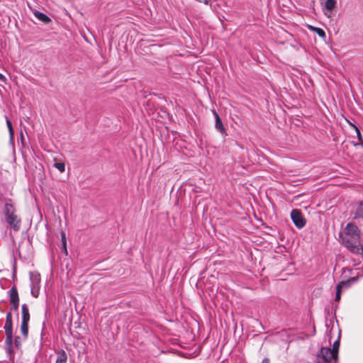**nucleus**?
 Segmentation results:
<instances>
[{"mask_svg":"<svg viewBox=\"0 0 363 363\" xmlns=\"http://www.w3.org/2000/svg\"><path fill=\"white\" fill-rule=\"evenodd\" d=\"M342 244L353 254L363 258V246L360 243V231L357 226L352 223L347 224L340 234Z\"/></svg>","mask_w":363,"mask_h":363,"instance_id":"f257e3e1","label":"nucleus"},{"mask_svg":"<svg viewBox=\"0 0 363 363\" xmlns=\"http://www.w3.org/2000/svg\"><path fill=\"white\" fill-rule=\"evenodd\" d=\"M340 333L337 339L333 342V347H323L317 354L318 363H337L338 359V352L340 348Z\"/></svg>","mask_w":363,"mask_h":363,"instance_id":"f03ea898","label":"nucleus"},{"mask_svg":"<svg viewBox=\"0 0 363 363\" xmlns=\"http://www.w3.org/2000/svg\"><path fill=\"white\" fill-rule=\"evenodd\" d=\"M15 212L16 209L13 205L6 202L4 208L5 220L14 231H18L21 228V220Z\"/></svg>","mask_w":363,"mask_h":363,"instance_id":"7ed1b4c3","label":"nucleus"},{"mask_svg":"<svg viewBox=\"0 0 363 363\" xmlns=\"http://www.w3.org/2000/svg\"><path fill=\"white\" fill-rule=\"evenodd\" d=\"M291 218L296 228L301 229L306 225V220L301 211L298 209H293L291 212Z\"/></svg>","mask_w":363,"mask_h":363,"instance_id":"20e7f679","label":"nucleus"},{"mask_svg":"<svg viewBox=\"0 0 363 363\" xmlns=\"http://www.w3.org/2000/svg\"><path fill=\"white\" fill-rule=\"evenodd\" d=\"M356 281L357 279L355 277H352L347 281H340L336 286L335 301H339L340 300L342 289L348 288L352 283H354Z\"/></svg>","mask_w":363,"mask_h":363,"instance_id":"39448f33","label":"nucleus"},{"mask_svg":"<svg viewBox=\"0 0 363 363\" xmlns=\"http://www.w3.org/2000/svg\"><path fill=\"white\" fill-rule=\"evenodd\" d=\"M5 334H6V340H5L6 351L11 359L13 354V333H5Z\"/></svg>","mask_w":363,"mask_h":363,"instance_id":"423d86ee","label":"nucleus"},{"mask_svg":"<svg viewBox=\"0 0 363 363\" xmlns=\"http://www.w3.org/2000/svg\"><path fill=\"white\" fill-rule=\"evenodd\" d=\"M4 328L5 333H13L12 314L10 311L6 313Z\"/></svg>","mask_w":363,"mask_h":363,"instance_id":"0eeeda50","label":"nucleus"},{"mask_svg":"<svg viewBox=\"0 0 363 363\" xmlns=\"http://www.w3.org/2000/svg\"><path fill=\"white\" fill-rule=\"evenodd\" d=\"M10 303L19 302V297L17 289L13 286L8 292Z\"/></svg>","mask_w":363,"mask_h":363,"instance_id":"6e6552de","label":"nucleus"},{"mask_svg":"<svg viewBox=\"0 0 363 363\" xmlns=\"http://www.w3.org/2000/svg\"><path fill=\"white\" fill-rule=\"evenodd\" d=\"M213 115L215 116V119H216V123H215L216 128L221 133L224 132L225 128L223 126V124L222 123V121H221L219 115L215 110L213 111Z\"/></svg>","mask_w":363,"mask_h":363,"instance_id":"1a4fd4ad","label":"nucleus"},{"mask_svg":"<svg viewBox=\"0 0 363 363\" xmlns=\"http://www.w3.org/2000/svg\"><path fill=\"white\" fill-rule=\"evenodd\" d=\"M34 15L39 21L43 22L45 24L51 21V19L46 14L38 11H35L34 12Z\"/></svg>","mask_w":363,"mask_h":363,"instance_id":"9d476101","label":"nucleus"},{"mask_svg":"<svg viewBox=\"0 0 363 363\" xmlns=\"http://www.w3.org/2000/svg\"><path fill=\"white\" fill-rule=\"evenodd\" d=\"M67 355L65 350H61L57 353V357L55 363H67Z\"/></svg>","mask_w":363,"mask_h":363,"instance_id":"9b49d317","label":"nucleus"},{"mask_svg":"<svg viewBox=\"0 0 363 363\" xmlns=\"http://www.w3.org/2000/svg\"><path fill=\"white\" fill-rule=\"evenodd\" d=\"M355 218H361L363 220V201L357 203L354 211Z\"/></svg>","mask_w":363,"mask_h":363,"instance_id":"f8f14e48","label":"nucleus"},{"mask_svg":"<svg viewBox=\"0 0 363 363\" xmlns=\"http://www.w3.org/2000/svg\"><path fill=\"white\" fill-rule=\"evenodd\" d=\"M21 313H22V321H28L30 320V313L28 311V308L26 304H23L21 306Z\"/></svg>","mask_w":363,"mask_h":363,"instance_id":"ddd939ff","label":"nucleus"},{"mask_svg":"<svg viewBox=\"0 0 363 363\" xmlns=\"http://www.w3.org/2000/svg\"><path fill=\"white\" fill-rule=\"evenodd\" d=\"M308 28L311 30L315 32L319 37H320L322 38H326V34L323 29H322L320 28L315 27L313 26H308Z\"/></svg>","mask_w":363,"mask_h":363,"instance_id":"4468645a","label":"nucleus"},{"mask_svg":"<svg viewBox=\"0 0 363 363\" xmlns=\"http://www.w3.org/2000/svg\"><path fill=\"white\" fill-rule=\"evenodd\" d=\"M28 321H21V332L23 336V340H26L28 335Z\"/></svg>","mask_w":363,"mask_h":363,"instance_id":"2eb2a0df","label":"nucleus"},{"mask_svg":"<svg viewBox=\"0 0 363 363\" xmlns=\"http://www.w3.org/2000/svg\"><path fill=\"white\" fill-rule=\"evenodd\" d=\"M336 5V0H326L325 7L328 11H333Z\"/></svg>","mask_w":363,"mask_h":363,"instance_id":"dca6fc26","label":"nucleus"},{"mask_svg":"<svg viewBox=\"0 0 363 363\" xmlns=\"http://www.w3.org/2000/svg\"><path fill=\"white\" fill-rule=\"evenodd\" d=\"M353 126H354V128L355 129L357 137L358 140H359V143L357 145H361L362 146H363V138H362V135L361 134V132H360V130H359V128L357 126H355L354 125H353Z\"/></svg>","mask_w":363,"mask_h":363,"instance_id":"f3484780","label":"nucleus"},{"mask_svg":"<svg viewBox=\"0 0 363 363\" xmlns=\"http://www.w3.org/2000/svg\"><path fill=\"white\" fill-rule=\"evenodd\" d=\"M54 167L57 169L60 172H64L65 170V165L63 162H55Z\"/></svg>","mask_w":363,"mask_h":363,"instance_id":"a211bd4d","label":"nucleus"},{"mask_svg":"<svg viewBox=\"0 0 363 363\" xmlns=\"http://www.w3.org/2000/svg\"><path fill=\"white\" fill-rule=\"evenodd\" d=\"M6 125H7L8 128H9L11 140H13V134L14 133H13V128H12V123H11V122L9 120H7L6 121Z\"/></svg>","mask_w":363,"mask_h":363,"instance_id":"6ab92c4d","label":"nucleus"},{"mask_svg":"<svg viewBox=\"0 0 363 363\" xmlns=\"http://www.w3.org/2000/svg\"><path fill=\"white\" fill-rule=\"evenodd\" d=\"M13 344H14V345H15V347L16 348H18V349L20 348V347H21V338H20V337L17 336V337H16L14 338Z\"/></svg>","mask_w":363,"mask_h":363,"instance_id":"aec40b11","label":"nucleus"},{"mask_svg":"<svg viewBox=\"0 0 363 363\" xmlns=\"http://www.w3.org/2000/svg\"><path fill=\"white\" fill-rule=\"evenodd\" d=\"M11 309L17 311L19 306V302L11 303Z\"/></svg>","mask_w":363,"mask_h":363,"instance_id":"412c9836","label":"nucleus"},{"mask_svg":"<svg viewBox=\"0 0 363 363\" xmlns=\"http://www.w3.org/2000/svg\"><path fill=\"white\" fill-rule=\"evenodd\" d=\"M62 250L63 252L67 255V242H63L62 243Z\"/></svg>","mask_w":363,"mask_h":363,"instance_id":"4be33fe9","label":"nucleus"},{"mask_svg":"<svg viewBox=\"0 0 363 363\" xmlns=\"http://www.w3.org/2000/svg\"><path fill=\"white\" fill-rule=\"evenodd\" d=\"M61 239H62V243L63 242H67L66 241V235H65V233L64 232L61 233Z\"/></svg>","mask_w":363,"mask_h":363,"instance_id":"5701e85b","label":"nucleus"},{"mask_svg":"<svg viewBox=\"0 0 363 363\" xmlns=\"http://www.w3.org/2000/svg\"><path fill=\"white\" fill-rule=\"evenodd\" d=\"M0 80L2 82H5V80H6V77L1 73H0Z\"/></svg>","mask_w":363,"mask_h":363,"instance_id":"b1692460","label":"nucleus"},{"mask_svg":"<svg viewBox=\"0 0 363 363\" xmlns=\"http://www.w3.org/2000/svg\"><path fill=\"white\" fill-rule=\"evenodd\" d=\"M261 363H269V359L268 358H264Z\"/></svg>","mask_w":363,"mask_h":363,"instance_id":"393cba45","label":"nucleus"},{"mask_svg":"<svg viewBox=\"0 0 363 363\" xmlns=\"http://www.w3.org/2000/svg\"><path fill=\"white\" fill-rule=\"evenodd\" d=\"M359 268H356V269H354V271H357V270H359ZM348 271H350V272H351V274H354V273H353L354 269H348Z\"/></svg>","mask_w":363,"mask_h":363,"instance_id":"a878e982","label":"nucleus"},{"mask_svg":"<svg viewBox=\"0 0 363 363\" xmlns=\"http://www.w3.org/2000/svg\"><path fill=\"white\" fill-rule=\"evenodd\" d=\"M31 294L33 296L37 297L38 294H36V292H34L33 291H31Z\"/></svg>","mask_w":363,"mask_h":363,"instance_id":"bb28decb","label":"nucleus"},{"mask_svg":"<svg viewBox=\"0 0 363 363\" xmlns=\"http://www.w3.org/2000/svg\"><path fill=\"white\" fill-rule=\"evenodd\" d=\"M31 294L33 296L37 297L38 294H36V292H34L33 291H31Z\"/></svg>","mask_w":363,"mask_h":363,"instance_id":"cd10ccee","label":"nucleus"},{"mask_svg":"<svg viewBox=\"0 0 363 363\" xmlns=\"http://www.w3.org/2000/svg\"><path fill=\"white\" fill-rule=\"evenodd\" d=\"M361 277H363V272L360 274Z\"/></svg>","mask_w":363,"mask_h":363,"instance_id":"c85d7f7f","label":"nucleus"},{"mask_svg":"<svg viewBox=\"0 0 363 363\" xmlns=\"http://www.w3.org/2000/svg\"><path fill=\"white\" fill-rule=\"evenodd\" d=\"M316 363H318V362H316Z\"/></svg>","mask_w":363,"mask_h":363,"instance_id":"c756f323","label":"nucleus"}]
</instances>
